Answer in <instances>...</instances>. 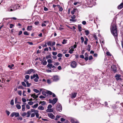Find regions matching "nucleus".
<instances>
[{"label": "nucleus", "mask_w": 123, "mask_h": 123, "mask_svg": "<svg viewBox=\"0 0 123 123\" xmlns=\"http://www.w3.org/2000/svg\"><path fill=\"white\" fill-rule=\"evenodd\" d=\"M85 32L86 33V36H87L89 33V31L88 30L85 31Z\"/></svg>", "instance_id": "nucleus-28"}, {"label": "nucleus", "mask_w": 123, "mask_h": 123, "mask_svg": "<svg viewBox=\"0 0 123 123\" xmlns=\"http://www.w3.org/2000/svg\"><path fill=\"white\" fill-rule=\"evenodd\" d=\"M74 50V49H70L69 51V52L70 54H72L73 52V51Z\"/></svg>", "instance_id": "nucleus-45"}, {"label": "nucleus", "mask_w": 123, "mask_h": 123, "mask_svg": "<svg viewBox=\"0 0 123 123\" xmlns=\"http://www.w3.org/2000/svg\"><path fill=\"white\" fill-rule=\"evenodd\" d=\"M52 107V105L50 104H49L48 105L47 108L48 109H50Z\"/></svg>", "instance_id": "nucleus-53"}, {"label": "nucleus", "mask_w": 123, "mask_h": 123, "mask_svg": "<svg viewBox=\"0 0 123 123\" xmlns=\"http://www.w3.org/2000/svg\"><path fill=\"white\" fill-rule=\"evenodd\" d=\"M22 101L24 102H25L26 101V100L24 98H22Z\"/></svg>", "instance_id": "nucleus-60"}, {"label": "nucleus", "mask_w": 123, "mask_h": 123, "mask_svg": "<svg viewBox=\"0 0 123 123\" xmlns=\"http://www.w3.org/2000/svg\"><path fill=\"white\" fill-rule=\"evenodd\" d=\"M26 107L28 109H30V106L28 105V104H27L26 105Z\"/></svg>", "instance_id": "nucleus-54"}, {"label": "nucleus", "mask_w": 123, "mask_h": 123, "mask_svg": "<svg viewBox=\"0 0 123 123\" xmlns=\"http://www.w3.org/2000/svg\"><path fill=\"white\" fill-rule=\"evenodd\" d=\"M81 39V43H83L84 41V38L83 37H81L80 38Z\"/></svg>", "instance_id": "nucleus-40"}, {"label": "nucleus", "mask_w": 123, "mask_h": 123, "mask_svg": "<svg viewBox=\"0 0 123 123\" xmlns=\"http://www.w3.org/2000/svg\"><path fill=\"white\" fill-rule=\"evenodd\" d=\"M39 98H40L41 99V98H45V97H44V96H43L41 95V96H39Z\"/></svg>", "instance_id": "nucleus-59"}, {"label": "nucleus", "mask_w": 123, "mask_h": 123, "mask_svg": "<svg viewBox=\"0 0 123 123\" xmlns=\"http://www.w3.org/2000/svg\"><path fill=\"white\" fill-rule=\"evenodd\" d=\"M51 42L50 41H49L47 43V45L48 46H51Z\"/></svg>", "instance_id": "nucleus-55"}, {"label": "nucleus", "mask_w": 123, "mask_h": 123, "mask_svg": "<svg viewBox=\"0 0 123 123\" xmlns=\"http://www.w3.org/2000/svg\"><path fill=\"white\" fill-rule=\"evenodd\" d=\"M30 111H31V112H34L35 113L38 112V111L37 110H35L34 109H31Z\"/></svg>", "instance_id": "nucleus-25"}, {"label": "nucleus", "mask_w": 123, "mask_h": 123, "mask_svg": "<svg viewBox=\"0 0 123 123\" xmlns=\"http://www.w3.org/2000/svg\"><path fill=\"white\" fill-rule=\"evenodd\" d=\"M18 6V4L17 5H15V6H16V8L15 9V8L13 9V10H16V9H18L19 8V7H20V6Z\"/></svg>", "instance_id": "nucleus-27"}, {"label": "nucleus", "mask_w": 123, "mask_h": 123, "mask_svg": "<svg viewBox=\"0 0 123 123\" xmlns=\"http://www.w3.org/2000/svg\"><path fill=\"white\" fill-rule=\"evenodd\" d=\"M25 82H22L21 83L23 86L26 87V86Z\"/></svg>", "instance_id": "nucleus-38"}, {"label": "nucleus", "mask_w": 123, "mask_h": 123, "mask_svg": "<svg viewBox=\"0 0 123 123\" xmlns=\"http://www.w3.org/2000/svg\"><path fill=\"white\" fill-rule=\"evenodd\" d=\"M57 56L58 57H61L62 56V54L61 53H59L58 54V55H57Z\"/></svg>", "instance_id": "nucleus-50"}, {"label": "nucleus", "mask_w": 123, "mask_h": 123, "mask_svg": "<svg viewBox=\"0 0 123 123\" xmlns=\"http://www.w3.org/2000/svg\"><path fill=\"white\" fill-rule=\"evenodd\" d=\"M30 76L28 75H26L25 76V78L27 80L28 79L30 78Z\"/></svg>", "instance_id": "nucleus-42"}, {"label": "nucleus", "mask_w": 123, "mask_h": 123, "mask_svg": "<svg viewBox=\"0 0 123 123\" xmlns=\"http://www.w3.org/2000/svg\"><path fill=\"white\" fill-rule=\"evenodd\" d=\"M77 93H72L71 97L72 98H75L76 96Z\"/></svg>", "instance_id": "nucleus-17"}, {"label": "nucleus", "mask_w": 123, "mask_h": 123, "mask_svg": "<svg viewBox=\"0 0 123 123\" xmlns=\"http://www.w3.org/2000/svg\"><path fill=\"white\" fill-rule=\"evenodd\" d=\"M24 81L26 83L27 87H29L31 85V83H29L25 79L24 80Z\"/></svg>", "instance_id": "nucleus-13"}, {"label": "nucleus", "mask_w": 123, "mask_h": 123, "mask_svg": "<svg viewBox=\"0 0 123 123\" xmlns=\"http://www.w3.org/2000/svg\"><path fill=\"white\" fill-rule=\"evenodd\" d=\"M46 111L47 112H52L53 111V109L52 108L47 109Z\"/></svg>", "instance_id": "nucleus-15"}, {"label": "nucleus", "mask_w": 123, "mask_h": 123, "mask_svg": "<svg viewBox=\"0 0 123 123\" xmlns=\"http://www.w3.org/2000/svg\"><path fill=\"white\" fill-rule=\"evenodd\" d=\"M46 93L47 94H49L50 95H52L53 97H55V95L54 93H52L50 91H46Z\"/></svg>", "instance_id": "nucleus-7"}, {"label": "nucleus", "mask_w": 123, "mask_h": 123, "mask_svg": "<svg viewBox=\"0 0 123 123\" xmlns=\"http://www.w3.org/2000/svg\"><path fill=\"white\" fill-rule=\"evenodd\" d=\"M18 88L19 89H24V87L21 86H19L18 87Z\"/></svg>", "instance_id": "nucleus-64"}, {"label": "nucleus", "mask_w": 123, "mask_h": 123, "mask_svg": "<svg viewBox=\"0 0 123 123\" xmlns=\"http://www.w3.org/2000/svg\"><path fill=\"white\" fill-rule=\"evenodd\" d=\"M52 79L54 81H56L59 80V78L58 76H55L52 78Z\"/></svg>", "instance_id": "nucleus-9"}, {"label": "nucleus", "mask_w": 123, "mask_h": 123, "mask_svg": "<svg viewBox=\"0 0 123 123\" xmlns=\"http://www.w3.org/2000/svg\"><path fill=\"white\" fill-rule=\"evenodd\" d=\"M18 98L17 97H16L15 99V104L17 103H19V102H18Z\"/></svg>", "instance_id": "nucleus-43"}, {"label": "nucleus", "mask_w": 123, "mask_h": 123, "mask_svg": "<svg viewBox=\"0 0 123 123\" xmlns=\"http://www.w3.org/2000/svg\"><path fill=\"white\" fill-rule=\"evenodd\" d=\"M24 34L26 35H29V34L28 33V32L27 31H25L24 32Z\"/></svg>", "instance_id": "nucleus-47"}, {"label": "nucleus", "mask_w": 123, "mask_h": 123, "mask_svg": "<svg viewBox=\"0 0 123 123\" xmlns=\"http://www.w3.org/2000/svg\"><path fill=\"white\" fill-rule=\"evenodd\" d=\"M22 110L23 111H25V106L24 105H22Z\"/></svg>", "instance_id": "nucleus-32"}, {"label": "nucleus", "mask_w": 123, "mask_h": 123, "mask_svg": "<svg viewBox=\"0 0 123 123\" xmlns=\"http://www.w3.org/2000/svg\"><path fill=\"white\" fill-rule=\"evenodd\" d=\"M121 75L119 74H116L115 76V77L116 78V79L117 81L118 80H121V78H120Z\"/></svg>", "instance_id": "nucleus-11"}, {"label": "nucleus", "mask_w": 123, "mask_h": 123, "mask_svg": "<svg viewBox=\"0 0 123 123\" xmlns=\"http://www.w3.org/2000/svg\"><path fill=\"white\" fill-rule=\"evenodd\" d=\"M19 116L20 115L19 113L16 112H12L11 115V116L12 117H13L14 116H15V117H19Z\"/></svg>", "instance_id": "nucleus-5"}, {"label": "nucleus", "mask_w": 123, "mask_h": 123, "mask_svg": "<svg viewBox=\"0 0 123 123\" xmlns=\"http://www.w3.org/2000/svg\"><path fill=\"white\" fill-rule=\"evenodd\" d=\"M32 27V26H28L27 28V30L28 31H31L32 29L31 28Z\"/></svg>", "instance_id": "nucleus-20"}, {"label": "nucleus", "mask_w": 123, "mask_h": 123, "mask_svg": "<svg viewBox=\"0 0 123 123\" xmlns=\"http://www.w3.org/2000/svg\"><path fill=\"white\" fill-rule=\"evenodd\" d=\"M52 54L53 55H56L57 54V53L56 52H52Z\"/></svg>", "instance_id": "nucleus-61"}, {"label": "nucleus", "mask_w": 123, "mask_h": 123, "mask_svg": "<svg viewBox=\"0 0 123 123\" xmlns=\"http://www.w3.org/2000/svg\"><path fill=\"white\" fill-rule=\"evenodd\" d=\"M36 78L34 79V81L36 82H37L38 81L39 77L38 75L36 74H34L33 76H31V80H32L34 78Z\"/></svg>", "instance_id": "nucleus-2"}, {"label": "nucleus", "mask_w": 123, "mask_h": 123, "mask_svg": "<svg viewBox=\"0 0 123 123\" xmlns=\"http://www.w3.org/2000/svg\"><path fill=\"white\" fill-rule=\"evenodd\" d=\"M41 104L42 105H45L46 104V102L44 101H40V102L39 104Z\"/></svg>", "instance_id": "nucleus-23"}, {"label": "nucleus", "mask_w": 123, "mask_h": 123, "mask_svg": "<svg viewBox=\"0 0 123 123\" xmlns=\"http://www.w3.org/2000/svg\"><path fill=\"white\" fill-rule=\"evenodd\" d=\"M42 62L43 63V65H46L47 63V62L46 61H45L44 62H43V61Z\"/></svg>", "instance_id": "nucleus-36"}, {"label": "nucleus", "mask_w": 123, "mask_h": 123, "mask_svg": "<svg viewBox=\"0 0 123 123\" xmlns=\"http://www.w3.org/2000/svg\"><path fill=\"white\" fill-rule=\"evenodd\" d=\"M123 7V3H121L120 5H119L118 8V9H120L122 8Z\"/></svg>", "instance_id": "nucleus-18"}, {"label": "nucleus", "mask_w": 123, "mask_h": 123, "mask_svg": "<svg viewBox=\"0 0 123 123\" xmlns=\"http://www.w3.org/2000/svg\"><path fill=\"white\" fill-rule=\"evenodd\" d=\"M38 112L35 113L36 116V117L37 118H38V117H39V114Z\"/></svg>", "instance_id": "nucleus-56"}, {"label": "nucleus", "mask_w": 123, "mask_h": 123, "mask_svg": "<svg viewBox=\"0 0 123 123\" xmlns=\"http://www.w3.org/2000/svg\"><path fill=\"white\" fill-rule=\"evenodd\" d=\"M34 71V70L33 69H30L26 71L25 73L26 74H30L32 72H33V73H34V72H33Z\"/></svg>", "instance_id": "nucleus-8"}, {"label": "nucleus", "mask_w": 123, "mask_h": 123, "mask_svg": "<svg viewBox=\"0 0 123 123\" xmlns=\"http://www.w3.org/2000/svg\"><path fill=\"white\" fill-rule=\"evenodd\" d=\"M93 57L91 55L89 57V60H91L93 59Z\"/></svg>", "instance_id": "nucleus-58"}, {"label": "nucleus", "mask_w": 123, "mask_h": 123, "mask_svg": "<svg viewBox=\"0 0 123 123\" xmlns=\"http://www.w3.org/2000/svg\"><path fill=\"white\" fill-rule=\"evenodd\" d=\"M33 91L34 92H35L36 93H38L39 92V90L36 89H34Z\"/></svg>", "instance_id": "nucleus-29"}, {"label": "nucleus", "mask_w": 123, "mask_h": 123, "mask_svg": "<svg viewBox=\"0 0 123 123\" xmlns=\"http://www.w3.org/2000/svg\"><path fill=\"white\" fill-rule=\"evenodd\" d=\"M77 45L76 44H74V46L71 47L72 49H74L76 47Z\"/></svg>", "instance_id": "nucleus-51"}, {"label": "nucleus", "mask_w": 123, "mask_h": 123, "mask_svg": "<svg viewBox=\"0 0 123 123\" xmlns=\"http://www.w3.org/2000/svg\"><path fill=\"white\" fill-rule=\"evenodd\" d=\"M10 27L11 28H12L14 26V25L12 24H10Z\"/></svg>", "instance_id": "nucleus-57"}, {"label": "nucleus", "mask_w": 123, "mask_h": 123, "mask_svg": "<svg viewBox=\"0 0 123 123\" xmlns=\"http://www.w3.org/2000/svg\"><path fill=\"white\" fill-rule=\"evenodd\" d=\"M81 25H78V29L80 31H82V28Z\"/></svg>", "instance_id": "nucleus-21"}, {"label": "nucleus", "mask_w": 123, "mask_h": 123, "mask_svg": "<svg viewBox=\"0 0 123 123\" xmlns=\"http://www.w3.org/2000/svg\"><path fill=\"white\" fill-rule=\"evenodd\" d=\"M85 41L84 42V44L85 45H86L87 44V42L88 41V38H87L86 37L85 38Z\"/></svg>", "instance_id": "nucleus-24"}, {"label": "nucleus", "mask_w": 123, "mask_h": 123, "mask_svg": "<svg viewBox=\"0 0 123 123\" xmlns=\"http://www.w3.org/2000/svg\"><path fill=\"white\" fill-rule=\"evenodd\" d=\"M27 115L26 113L25 112H23L22 113V116L23 117H24L26 116Z\"/></svg>", "instance_id": "nucleus-41"}, {"label": "nucleus", "mask_w": 123, "mask_h": 123, "mask_svg": "<svg viewBox=\"0 0 123 123\" xmlns=\"http://www.w3.org/2000/svg\"><path fill=\"white\" fill-rule=\"evenodd\" d=\"M76 62L73 61L71 63V66L73 68H75L76 67Z\"/></svg>", "instance_id": "nucleus-6"}, {"label": "nucleus", "mask_w": 123, "mask_h": 123, "mask_svg": "<svg viewBox=\"0 0 123 123\" xmlns=\"http://www.w3.org/2000/svg\"><path fill=\"white\" fill-rule=\"evenodd\" d=\"M47 82L49 84H50L51 83V81L49 80L48 79L47 81Z\"/></svg>", "instance_id": "nucleus-62"}, {"label": "nucleus", "mask_w": 123, "mask_h": 123, "mask_svg": "<svg viewBox=\"0 0 123 123\" xmlns=\"http://www.w3.org/2000/svg\"><path fill=\"white\" fill-rule=\"evenodd\" d=\"M38 106V104H36L32 106V107L33 108H36Z\"/></svg>", "instance_id": "nucleus-22"}, {"label": "nucleus", "mask_w": 123, "mask_h": 123, "mask_svg": "<svg viewBox=\"0 0 123 123\" xmlns=\"http://www.w3.org/2000/svg\"><path fill=\"white\" fill-rule=\"evenodd\" d=\"M14 65L12 64L11 65H9L8 66V67L10 68V69H11L12 67L14 66Z\"/></svg>", "instance_id": "nucleus-39"}, {"label": "nucleus", "mask_w": 123, "mask_h": 123, "mask_svg": "<svg viewBox=\"0 0 123 123\" xmlns=\"http://www.w3.org/2000/svg\"><path fill=\"white\" fill-rule=\"evenodd\" d=\"M28 104L30 105H32L34 103L33 102L31 101H30L28 102Z\"/></svg>", "instance_id": "nucleus-33"}, {"label": "nucleus", "mask_w": 123, "mask_h": 123, "mask_svg": "<svg viewBox=\"0 0 123 123\" xmlns=\"http://www.w3.org/2000/svg\"><path fill=\"white\" fill-rule=\"evenodd\" d=\"M76 9H74L73 10L71 11V13L72 15L74 14Z\"/></svg>", "instance_id": "nucleus-30"}, {"label": "nucleus", "mask_w": 123, "mask_h": 123, "mask_svg": "<svg viewBox=\"0 0 123 123\" xmlns=\"http://www.w3.org/2000/svg\"><path fill=\"white\" fill-rule=\"evenodd\" d=\"M67 40L65 39H64L63 42H62V43L63 44H64L66 43Z\"/></svg>", "instance_id": "nucleus-37"}, {"label": "nucleus", "mask_w": 123, "mask_h": 123, "mask_svg": "<svg viewBox=\"0 0 123 123\" xmlns=\"http://www.w3.org/2000/svg\"><path fill=\"white\" fill-rule=\"evenodd\" d=\"M47 62L49 63H52L53 62L50 59L48 60Z\"/></svg>", "instance_id": "nucleus-49"}, {"label": "nucleus", "mask_w": 123, "mask_h": 123, "mask_svg": "<svg viewBox=\"0 0 123 123\" xmlns=\"http://www.w3.org/2000/svg\"><path fill=\"white\" fill-rule=\"evenodd\" d=\"M46 59H48L49 58H51V55H50L46 56Z\"/></svg>", "instance_id": "nucleus-35"}, {"label": "nucleus", "mask_w": 123, "mask_h": 123, "mask_svg": "<svg viewBox=\"0 0 123 123\" xmlns=\"http://www.w3.org/2000/svg\"><path fill=\"white\" fill-rule=\"evenodd\" d=\"M31 113V111H28L26 113V115H27V117H29L30 116Z\"/></svg>", "instance_id": "nucleus-16"}, {"label": "nucleus", "mask_w": 123, "mask_h": 123, "mask_svg": "<svg viewBox=\"0 0 123 123\" xmlns=\"http://www.w3.org/2000/svg\"><path fill=\"white\" fill-rule=\"evenodd\" d=\"M44 109V108L42 105H40L38 108V109L39 110H43Z\"/></svg>", "instance_id": "nucleus-14"}, {"label": "nucleus", "mask_w": 123, "mask_h": 123, "mask_svg": "<svg viewBox=\"0 0 123 123\" xmlns=\"http://www.w3.org/2000/svg\"><path fill=\"white\" fill-rule=\"evenodd\" d=\"M48 115L49 117L53 119L55 118L54 116L52 113H48Z\"/></svg>", "instance_id": "nucleus-10"}, {"label": "nucleus", "mask_w": 123, "mask_h": 123, "mask_svg": "<svg viewBox=\"0 0 123 123\" xmlns=\"http://www.w3.org/2000/svg\"><path fill=\"white\" fill-rule=\"evenodd\" d=\"M71 122L72 123H79L78 121H75L73 119H71Z\"/></svg>", "instance_id": "nucleus-19"}, {"label": "nucleus", "mask_w": 123, "mask_h": 123, "mask_svg": "<svg viewBox=\"0 0 123 123\" xmlns=\"http://www.w3.org/2000/svg\"><path fill=\"white\" fill-rule=\"evenodd\" d=\"M60 64V63L58 62H56L54 64L55 66H57Z\"/></svg>", "instance_id": "nucleus-52"}, {"label": "nucleus", "mask_w": 123, "mask_h": 123, "mask_svg": "<svg viewBox=\"0 0 123 123\" xmlns=\"http://www.w3.org/2000/svg\"><path fill=\"white\" fill-rule=\"evenodd\" d=\"M45 43V44H43L42 45V46L43 47H47V44H46V43Z\"/></svg>", "instance_id": "nucleus-44"}, {"label": "nucleus", "mask_w": 123, "mask_h": 123, "mask_svg": "<svg viewBox=\"0 0 123 123\" xmlns=\"http://www.w3.org/2000/svg\"><path fill=\"white\" fill-rule=\"evenodd\" d=\"M35 96H36V95H35V93L32 94L31 95V97H32L34 99L36 98Z\"/></svg>", "instance_id": "nucleus-34"}, {"label": "nucleus", "mask_w": 123, "mask_h": 123, "mask_svg": "<svg viewBox=\"0 0 123 123\" xmlns=\"http://www.w3.org/2000/svg\"><path fill=\"white\" fill-rule=\"evenodd\" d=\"M16 107L18 109H20L21 108V107L20 105L18 104L16 105Z\"/></svg>", "instance_id": "nucleus-31"}, {"label": "nucleus", "mask_w": 123, "mask_h": 123, "mask_svg": "<svg viewBox=\"0 0 123 123\" xmlns=\"http://www.w3.org/2000/svg\"><path fill=\"white\" fill-rule=\"evenodd\" d=\"M111 68L112 70L114 73H115L116 72V67L114 65H113L111 66Z\"/></svg>", "instance_id": "nucleus-12"}, {"label": "nucleus", "mask_w": 123, "mask_h": 123, "mask_svg": "<svg viewBox=\"0 0 123 123\" xmlns=\"http://www.w3.org/2000/svg\"><path fill=\"white\" fill-rule=\"evenodd\" d=\"M39 24V21H36L34 22V24L36 25H38Z\"/></svg>", "instance_id": "nucleus-48"}, {"label": "nucleus", "mask_w": 123, "mask_h": 123, "mask_svg": "<svg viewBox=\"0 0 123 123\" xmlns=\"http://www.w3.org/2000/svg\"><path fill=\"white\" fill-rule=\"evenodd\" d=\"M110 30L112 34L114 36H117V29L115 24L113 23H112L111 27Z\"/></svg>", "instance_id": "nucleus-1"}, {"label": "nucleus", "mask_w": 123, "mask_h": 123, "mask_svg": "<svg viewBox=\"0 0 123 123\" xmlns=\"http://www.w3.org/2000/svg\"><path fill=\"white\" fill-rule=\"evenodd\" d=\"M56 109L57 111H61L62 110V107L61 105L60 104H58L56 106Z\"/></svg>", "instance_id": "nucleus-3"}, {"label": "nucleus", "mask_w": 123, "mask_h": 123, "mask_svg": "<svg viewBox=\"0 0 123 123\" xmlns=\"http://www.w3.org/2000/svg\"><path fill=\"white\" fill-rule=\"evenodd\" d=\"M57 101V99L56 98H55L53 100L50 99L49 100V103H52L53 105H54L56 103Z\"/></svg>", "instance_id": "nucleus-4"}, {"label": "nucleus", "mask_w": 123, "mask_h": 123, "mask_svg": "<svg viewBox=\"0 0 123 123\" xmlns=\"http://www.w3.org/2000/svg\"><path fill=\"white\" fill-rule=\"evenodd\" d=\"M52 64L51 63H49L47 65V66L49 67L50 69H51L52 67Z\"/></svg>", "instance_id": "nucleus-26"}, {"label": "nucleus", "mask_w": 123, "mask_h": 123, "mask_svg": "<svg viewBox=\"0 0 123 123\" xmlns=\"http://www.w3.org/2000/svg\"><path fill=\"white\" fill-rule=\"evenodd\" d=\"M18 94L20 96H21L22 95V92L21 91H19L18 92Z\"/></svg>", "instance_id": "nucleus-63"}, {"label": "nucleus", "mask_w": 123, "mask_h": 123, "mask_svg": "<svg viewBox=\"0 0 123 123\" xmlns=\"http://www.w3.org/2000/svg\"><path fill=\"white\" fill-rule=\"evenodd\" d=\"M13 100L12 99L11 101L10 104L12 105H14Z\"/></svg>", "instance_id": "nucleus-46"}]
</instances>
